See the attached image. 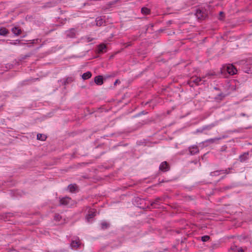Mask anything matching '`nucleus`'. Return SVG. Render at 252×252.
Instances as JSON below:
<instances>
[{"label": "nucleus", "mask_w": 252, "mask_h": 252, "mask_svg": "<svg viewBox=\"0 0 252 252\" xmlns=\"http://www.w3.org/2000/svg\"><path fill=\"white\" fill-rule=\"evenodd\" d=\"M237 70L235 67L232 64L224 65L220 69V73L224 77H227L228 75L235 74Z\"/></svg>", "instance_id": "nucleus-1"}, {"label": "nucleus", "mask_w": 252, "mask_h": 252, "mask_svg": "<svg viewBox=\"0 0 252 252\" xmlns=\"http://www.w3.org/2000/svg\"><path fill=\"white\" fill-rule=\"evenodd\" d=\"M165 200L164 196L158 197L154 201H151V206L154 208H158L160 205V202H163Z\"/></svg>", "instance_id": "nucleus-2"}, {"label": "nucleus", "mask_w": 252, "mask_h": 252, "mask_svg": "<svg viewBox=\"0 0 252 252\" xmlns=\"http://www.w3.org/2000/svg\"><path fill=\"white\" fill-rule=\"evenodd\" d=\"M196 17L200 20H204L207 17V15L206 11L204 10L197 9L195 13Z\"/></svg>", "instance_id": "nucleus-3"}, {"label": "nucleus", "mask_w": 252, "mask_h": 252, "mask_svg": "<svg viewBox=\"0 0 252 252\" xmlns=\"http://www.w3.org/2000/svg\"><path fill=\"white\" fill-rule=\"evenodd\" d=\"M170 169L169 164L167 161L162 162L159 166V171L162 172H166L168 171Z\"/></svg>", "instance_id": "nucleus-4"}, {"label": "nucleus", "mask_w": 252, "mask_h": 252, "mask_svg": "<svg viewBox=\"0 0 252 252\" xmlns=\"http://www.w3.org/2000/svg\"><path fill=\"white\" fill-rule=\"evenodd\" d=\"M96 210L94 209H90L88 211V214L86 216V219L88 222H90V220L96 216Z\"/></svg>", "instance_id": "nucleus-5"}, {"label": "nucleus", "mask_w": 252, "mask_h": 252, "mask_svg": "<svg viewBox=\"0 0 252 252\" xmlns=\"http://www.w3.org/2000/svg\"><path fill=\"white\" fill-rule=\"evenodd\" d=\"M76 30L74 28H71L65 32L66 37L70 38H74L76 37Z\"/></svg>", "instance_id": "nucleus-6"}, {"label": "nucleus", "mask_w": 252, "mask_h": 252, "mask_svg": "<svg viewBox=\"0 0 252 252\" xmlns=\"http://www.w3.org/2000/svg\"><path fill=\"white\" fill-rule=\"evenodd\" d=\"M58 3V1L56 0H52L50 1L47 2L42 6V8H48L54 7Z\"/></svg>", "instance_id": "nucleus-7"}, {"label": "nucleus", "mask_w": 252, "mask_h": 252, "mask_svg": "<svg viewBox=\"0 0 252 252\" xmlns=\"http://www.w3.org/2000/svg\"><path fill=\"white\" fill-rule=\"evenodd\" d=\"M71 199V198L67 196L60 198V205L66 206L69 204Z\"/></svg>", "instance_id": "nucleus-8"}, {"label": "nucleus", "mask_w": 252, "mask_h": 252, "mask_svg": "<svg viewBox=\"0 0 252 252\" xmlns=\"http://www.w3.org/2000/svg\"><path fill=\"white\" fill-rule=\"evenodd\" d=\"M189 151L190 155H194L199 153V149L197 146L193 145L189 147Z\"/></svg>", "instance_id": "nucleus-9"}, {"label": "nucleus", "mask_w": 252, "mask_h": 252, "mask_svg": "<svg viewBox=\"0 0 252 252\" xmlns=\"http://www.w3.org/2000/svg\"><path fill=\"white\" fill-rule=\"evenodd\" d=\"M81 245V243L80 242V240L78 238H76L75 240H72L70 243V247L72 249L75 248L77 249L79 248Z\"/></svg>", "instance_id": "nucleus-10"}, {"label": "nucleus", "mask_w": 252, "mask_h": 252, "mask_svg": "<svg viewBox=\"0 0 252 252\" xmlns=\"http://www.w3.org/2000/svg\"><path fill=\"white\" fill-rule=\"evenodd\" d=\"M94 81L97 85H101L103 83V76L101 75H98L94 77Z\"/></svg>", "instance_id": "nucleus-11"}, {"label": "nucleus", "mask_w": 252, "mask_h": 252, "mask_svg": "<svg viewBox=\"0 0 252 252\" xmlns=\"http://www.w3.org/2000/svg\"><path fill=\"white\" fill-rule=\"evenodd\" d=\"M249 158V153L246 152L239 156V159L241 162H244Z\"/></svg>", "instance_id": "nucleus-12"}, {"label": "nucleus", "mask_w": 252, "mask_h": 252, "mask_svg": "<svg viewBox=\"0 0 252 252\" xmlns=\"http://www.w3.org/2000/svg\"><path fill=\"white\" fill-rule=\"evenodd\" d=\"M67 188L69 190L70 192L73 193L75 192L76 190L77 189L78 187L77 185L75 184H71L68 186Z\"/></svg>", "instance_id": "nucleus-13"}, {"label": "nucleus", "mask_w": 252, "mask_h": 252, "mask_svg": "<svg viewBox=\"0 0 252 252\" xmlns=\"http://www.w3.org/2000/svg\"><path fill=\"white\" fill-rule=\"evenodd\" d=\"M9 33V31L4 27H0V35L6 36Z\"/></svg>", "instance_id": "nucleus-14"}, {"label": "nucleus", "mask_w": 252, "mask_h": 252, "mask_svg": "<svg viewBox=\"0 0 252 252\" xmlns=\"http://www.w3.org/2000/svg\"><path fill=\"white\" fill-rule=\"evenodd\" d=\"M11 32L16 36L20 35L22 32L21 30L17 27H14L11 29Z\"/></svg>", "instance_id": "nucleus-15"}, {"label": "nucleus", "mask_w": 252, "mask_h": 252, "mask_svg": "<svg viewBox=\"0 0 252 252\" xmlns=\"http://www.w3.org/2000/svg\"><path fill=\"white\" fill-rule=\"evenodd\" d=\"M106 48V46L104 44H100L97 47V52L99 54L104 52V50Z\"/></svg>", "instance_id": "nucleus-16"}, {"label": "nucleus", "mask_w": 252, "mask_h": 252, "mask_svg": "<svg viewBox=\"0 0 252 252\" xmlns=\"http://www.w3.org/2000/svg\"><path fill=\"white\" fill-rule=\"evenodd\" d=\"M191 81L193 82V83L195 84L196 85H199L200 82H201L203 78L202 77H196L194 78L193 77L191 78Z\"/></svg>", "instance_id": "nucleus-17"}, {"label": "nucleus", "mask_w": 252, "mask_h": 252, "mask_svg": "<svg viewBox=\"0 0 252 252\" xmlns=\"http://www.w3.org/2000/svg\"><path fill=\"white\" fill-rule=\"evenodd\" d=\"M92 76V73L90 71H87L83 73L82 78L83 80H87L90 78Z\"/></svg>", "instance_id": "nucleus-18"}, {"label": "nucleus", "mask_w": 252, "mask_h": 252, "mask_svg": "<svg viewBox=\"0 0 252 252\" xmlns=\"http://www.w3.org/2000/svg\"><path fill=\"white\" fill-rule=\"evenodd\" d=\"M104 20L101 17H98L96 18V25L97 26H101L104 23Z\"/></svg>", "instance_id": "nucleus-19"}, {"label": "nucleus", "mask_w": 252, "mask_h": 252, "mask_svg": "<svg viewBox=\"0 0 252 252\" xmlns=\"http://www.w3.org/2000/svg\"><path fill=\"white\" fill-rule=\"evenodd\" d=\"M141 12L144 15H149L151 13V10L147 7H143L141 8Z\"/></svg>", "instance_id": "nucleus-20"}, {"label": "nucleus", "mask_w": 252, "mask_h": 252, "mask_svg": "<svg viewBox=\"0 0 252 252\" xmlns=\"http://www.w3.org/2000/svg\"><path fill=\"white\" fill-rule=\"evenodd\" d=\"M216 126V124H210V125H206V126H204L202 127L203 128V130H211L213 127H214L215 126Z\"/></svg>", "instance_id": "nucleus-21"}, {"label": "nucleus", "mask_w": 252, "mask_h": 252, "mask_svg": "<svg viewBox=\"0 0 252 252\" xmlns=\"http://www.w3.org/2000/svg\"><path fill=\"white\" fill-rule=\"evenodd\" d=\"M216 75V73L214 71H211L208 72L205 76H202V78H205L207 77H208L209 78H211V76Z\"/></svg>", "instance_id": "nucleus-22"}, {"label": "nucleus", "mask_w": 252, "mask_h": 252, "mask_svg": "<svg viewBox=\"0 0 252 252\" xmlns=\"http://www.w3.org/2000/svg\"><path fill=\"white\" fill-rule=\"evenodd\" d=\"M110 224L106 221H102L101 223V227L102 229H105L109 227Z\"/></svg>", "instance_id": "nucleus-23"}, {"label": "nucleus", "mask_w": 252, "mask_h": 252, "mask_svg": "<svg viewBox=\"0 0 252 252\" xmlns=\"http://www.w3.org/2000/svg\"><path fill=\"white\" fill-rule=\"evenodd\" d=\"M37 139L41 141H45L46 139V136L45 135L42 134H37Z\"/></svg>", "instance_id": "nucleus-24"}, {"label": "nucleus", "mask_w": 252, "mask_h": 252, "mask_svg": "<svg viewBox=\"0 0 252 252\" xmlns=\"http://www.w3.org/2000/svg\"><path fill=\"white\" fill-rule=\"evenodd\" d=\"M233 168H228V169H224V170H220V173H222V174H228L230 173V170H232Z\"/></svg>", "instance_id": "nucleus-25"}, {"label": "nucleus", "mask_w": 252, "mask_h": 252, "mask_svg": "<svg viewBox=\"0 0 252 252\" xmlns=\"http://www.w3.org/2000/svg\"><path fill=\"white\" fill-rule=\"evenodd\" d=\"M117 72H113L110 74L106 75L105 76V78H111V77H114L115 76H116L117 75Z\"/></svg>", "instance_id": "nucleus-26"}, {"label": "nucleus", "mask_w": 252, "mask_h": 252, "mask_svg": "<svg viewBox=\"0 0 252 252\" xmlns=\"http://www.w3.org/2000/svg\"><path fill=\"white\" fill-rule=\"evenodd\" d=\"M210 236L208 235H204L201 237V240L203 242H207L210 239Z\"/></svg>", "instance_id": "nucleus-27"}, {"label": "nucleus", "mask_w": 252, "mask_h": 252, "mask_svg": "<svg viewBox=\"0 0 252 252\" xmlns=\"http://www.w3.org/2000/svg\"><path fill=\"white\" fill-rule=\"evenodd\" d=\"M72 81V79L71 77H69V78H67L65 79V80L64 81V85H65L69 83H70Z\"/></svg>", "instance_id": "nucleus-28"}, {"label": "nucleus", "mask_w": 252, "mask_h": 252, "mask_svg": "<svg viewBox=\"0 0 252 252\" xmlns=\"http://www.w3.org/2000/svg\"><path fill=\"white\" fill-rule=\"evenodd\" d=\"M220 170H217L210 173V175L212 176H218L220 174Z\"/></svg>", "instance_id": "nucleus-29"}, {"label": "nucleus", "mask_w": 252, "mask_h": 252, "mask_svg": "<svg viewBox=\"0 0 252 252\" xmlns=\"http://www.w3.org/2000/svg\"><path fill=\"white\" fill-rule=\"evenodd\" d=\"M87 42H91L93 40V38L89 36H85L83 38Z\"/></svg>", "instance_id": "nucleus-30"}, {"label": "nucleus", "mask_w": 252, "mask_h": 252, "mask_svg": "<svg viewBox=\"0 0 252 252\" xmlns=\"http://www.w3.org/2000/svg\"><path fill=\"white\" fill-rule=\"evenodd\" d=\"M238 248V247L235 245L231 247V249L234 252H237Z\"/></svg>", "instance_id": "nucleus-31"}, {"label": "nucleus", "mask_w": 252, "mask_h": 252, "mask_svg": "<svg viewBox=\"0 0 252 252\" xmlns=\"http://www.w3.org/2000/svg\"><path fill=\"white\" fill-rule=\"evenodd\" d=\"M62 219L61 216L59 214L56 215L55 216V220L57 221H60Z\"/></svg>", "instance_id": "nucleus-32"}, {"label": "nucleus", "mask_w": 252, "mask_h": 252, "mask_svg": "<svg viewBox=\"0 0 252 252\" xmlns=\"http://www.w3.org/2000/svg\"><path fill=\"white\" fill-rule=\"evenodd\" d=\"M220 138H211L206 141V142H211L212 143L214 142L216 140H220Z\"/></svg>", "instance_id": "nucleus-33"}, {"label": "nucleus", "mask_w": 252, "mask_h": 252, "mask_svg": "<svg viewBox=\"0 0 252 252\" xmlns=\"http://www.w3.org/2000/svg\"><path fill=\"white\" fill-rule=\"evenodd\" d=\"M188 84L189 85L190 87H193L194 86V83H193L192 81H191V79L190 78V79L188 81Z\"/></svg>", "instance_id": "nucleus-34"}, {"label": "nucleus", "mask_w": 252, "mask_h": 252, "mask_svg": "<svg viewBox=\"0 0 252 252\" xmlns=\"http://www.w3.org/2000/svg\"><path fill=\"white\" fill-rule=\"evenodd\" d=\"M204 131V130H203L202 127L201 128L197 129L196 130V133H203Z\"/></svg>", "instance_id": "nucleus-35"}, {"label": "nucleus", "mask_w": 252, "mask_h": 252, "mask_svg": "<svg viewBox=\"0 0 252 252\" xmlns=\"http://www.w3.org/2000/svg\"><path fill=\"white\" fill-rule=\"evenodd\" d=\"M219 247V244H215L213 245V249H217L218 248V247Z\"/></svg>", "instance_id": "nucleus-36"}, {"label": "nucleus", "mask_w": 252, "mask_h": 252, "mask_svg": "<svg viewBox=\"0 0 252 252\" xmlns=\"http://www.w3.org/2000/svg\"><path fill=\"white\" fill-rule=\"evenodd\" d=\"M218 96H220V97H225V94L223 93H220V94H218Z\"/></svg>", "instance_id": "nucleus-37"}, {"label": "nucleus", "mask_w": 252, "mask_h": 252, "mask_svg": "<svg viewBox=\"0 0 252 252\" xmlns=\"http://www.w3.org/2000/svg\"><path fill=\"white\" fill-rule=\"evenodd\" d=\"M240 115L242 117H245V116H247V117H248L249 116L245 113H241Z\"/></svg>", "instance_id": "nucleus-38"}, {"label": "nucleus", "mask_w": 252, "mask_h": 252, "mask_svg": "<svg viewBox=\"0 0 252 252\" xmlns=\"http://www.w3.org/2000/svg\"><path fill=\"white\" fill-rule=\"evenodd\" d=\"M237 252H244V251L242 248L238 247Z\"/></svg>", "instance_id": "nucleus-39"}, {"label": "nucleus", "mask_w": 252, "mask_h": 252, "mask_svg": "<svg viewBox=\"0 0 252 252\" xmlns=\"http://www.w3.org/2000/svg\"><path fill=\"white\" fill-rule=\"evenodd\" d=\"M118 83H120V81H119V80L117 79V80L115 81V82H114V85L115 86V85H117V84H118Z\"/></svg>", "instance_id": "nucleus-40"}, {"label": "nucleus", "mask_w": 252, "mask_h": 252, "mask_svg": "<svg viewBox=\"0 0 252 252\" xmlns=\"http://www.w3.org/2000/svg\"><path fill=\"white\" fill-rule=\"evenodd\" d=\"M66 20V18H64V20L62 19V21L61 22L62 24H64L65 23V21Z\"/></svg>", "instance_id": "nucleus-41"}, {"label": "nucleus", "mask_w": 252, "mask_h": 252, "mask_svg": "<svg viewBox=\"0 0 252 252\" xmlns=\"http://www.w3.org/2000/svg\"><path fill=\"white\" fill-rule=\"evenodd\" d=\"M130 45H131L130 42H128V43H126V47H128V46H129Z\"/></svg>", "instance_id": "nucleus-42"}, {"label": "nucleus", "mask_w": 252, "mask_h": 252, "mask_svg": "<svg viewBox=\"0 0 252 252\" xmlns=\"http://www.w3.org/2000/svg\"><path fill=\"white\" fill-rule=\"evenodd\" d=\"M223 14H224V13H223V12L220 11V15H223Z\"/></svg>", "instance_id": "nucleus-43"}, {"label": "nucleus", "mask_w": 252, "mask_h": 252, "mask_svg": "<svg viewBox=\"0 0 252 252\" xmlns=\"http://www.w3.org/2000/svg\"><path fill=\"white\" fill-rule=\"evenodd\" d=\"M10 44H14V45H15V44H17V42H14V43L10 42Z\"/></svg>", "instance_id": "nucleus-44"}, {"label": "nucleus", "mask_w": 252, "mask_h": 252, "mask_svg": "<svg viewBox=\"0 0 252 252\" xmlns=\"http://www.w3.org/2000/svg\"><path fill=\"white\" fill-rule=\"evenodd\" d=\"M225 177V176L221 177L220 178V180L223 179Z\"/></svg>", "instance_id": "nucleus-45"}, {"label": "nucleus", "mask_w": 252, "mask_h": 252, "mask_svg": "<svg viewBox=\"0 0 252 252\" xmlns=\"http://www.w3.org/2000/svg\"><path fill=\"white\" fill-rule=\"evenodd\" d=\"M16 42H18V43H19V42H20V40H16Z\"/></svg>", "instance_id": "nucleus-46"}]
</instances>
